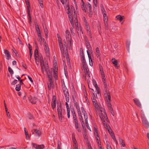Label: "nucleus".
I'll return each mask as SVG.
<instances>
[{
    "label": "nucleus",
    "instance_id": "nucleus-1",
    "mask_svg": "<svg viewBox=\"0 0 149 149\" xmlns=\"http://www.w3.org/2000/svg\"><path fill=\"white\" fill-rule=\"evenodd\" d=\"M81 61L82 63V70L83 71V76L85 77V79L88 77L87 81H88L89 77H90V72L88 66L86 64V61L84 56L81 57Z\"/></svg>",
    "mask_w": 149,
    "mask_h": 149
},
{
    "label": "nucleus",
    "instance_id": "nucleus-2",
    "mask_svg": "<svg viewBox=\"0 0 149 149\" xmlns=\"http://www.w3.org/2000/svg\"><path fill=\"white\" fill-rule=\"evenodd\" d=\"M96 109L99 113L100 117L102 120L105 119L107 121L108 118L107 117V115L105 112L104 109L100 107L99 106L98 108H96Z\"/></svg>",
    "mask_w": 149,
    "mask_h": 149
},
{
    "label": "nucleus",
    "instance_id": "nucleus-3",
    "mask_svg": "<svg viewBox=\"0 0 149 149\" xmlns=\"http://www.w3.org/2000/svg\"><path fill=\"white\" fill-rule=\"evenodd\" d=\"M74 106L77 109V112H78L79 118L80 122H81L82 126H83L85 124L83 120V117L81 116V113L79 108V104L78 103L75 102L74 103Z\"/></svg>",
    "mask_w": 149,
    "mask_h": 149
},
{
    "label": "nucleus",
    "instance_id": "nucleus-4",
    "mask_svg": "<svg viewBox=\"0 0 149 149\" xmlns=\"http://www.w3.org/2000/svg\"><path fill=\"white\" fill-rule=\"evenodd\" d=\"M61 3L64 5L65 8H68L67 9V13L69 17V16H70V17H71V16H72V15L71 12V11H70V8L68 5L69 2L68 0H61Z\"/></svg>",
    "mask_w": 149,
    "mask_h": 149
},
{
    "label": "nucleus",
    "instance_id": "nucleus-5",
    "mask_svg": "<svg viewBox=\"0 0 149 149\" xmlns=\"http://www.w3.org/2000/svg\"><path fill=\"white\" fill-rule=\"evenodd\" d=\"M102 80L103 82L104 86V94L105 96H106V97H107V96H109V90H108L107 85V83H106L105 81V76H102Z\"/></svg>",
    "mask_w": 149,
    "mask_h": 149
},
{
    "label": "nucleus",
    "instance_id": "nucleus-6",
    "mask_svg": "<svg viewBox=\"0 0 149 149\" xmlns=\"http://www.w3.org/2000/svg\"><path fill=\"white\" fill-rule=\"evenodd\" d=\"M58 41L59 46L61 53L62 54L65 53V50L66 49V47L65 44L63 45L61 41V39L60 37H58Z\"/></svg>",
    "mask_w": 149,
    "mask_h": 149
},
{
    "label": "nucleus",
    "instance_id": "nucleus-7",
    "mask_svg": "<svg viewBox=\"0 0 149 149\" xmlns=\"http://www.w3.org/2000/svg\"><path fill=\"white\" fill-rule=\"evenodd\" d=\"M65 37L67 41H68L69 46L71 47L72 38L70 33L68 30H67L65 32Z\"/></svg>",
    "mask_w": 149,
    "mask_h": 149
},
{
    "label": "nucleus",
    "instance_id": "nucleus-8",
    "mask_svg": "<svg viewBox=\"0 0 149 149\" xmlns=\"http://www.w3.org/2000/svg\"><path fill=\"white\" fill-rule=\"evenodd\" d=\"M63 91L65 97V100L67 102L69 101V95L68 90L65 86L63 87Z\"/></svg>",
    "mask_w": 149,
    "mask_h": 149
},
{
    "label": "nucleus",
    "instance_id": "nucleus-9",
    "mask_svg": "<svg viewBox=\"0 0 149 149\" xmlns=\"http://www.w3.org/2000/svg\"><path fill=\"white\" fill-rule=\"evenodd\" d=\"M104 96L106 100L107 101V104L108 105V107L110 111H111V110L113 109L110 103V102H111V96L110 93L109 92V96H107V97H106L104 94Z\"/></svg>",
    "mask_w": 149,
    "mask_h": 149
},
{
    "label": "nucleus",
    "instance_id": "nucleus-10",
    "mask_svg": "<svg viewBox=\"0 0 149 149\" xmlns=\"http://www.w3.org/2000/svg\"><path fill=\"white\" fill-rule=\"evenodd\" d=\"M141 118L143 125L146 127L148 128L149 127V124L144 114H141Z\"/></svg>",
    "mask_w": 149,
    "mask_h": 149
},
{
    "label": "nucleus",
    "instance_id": "nucleus-11",
    "mask_svg": "<svg viewBox=\"0 0 149 149\" xmlns=\"http://www.w3.org/2000/svg\"><path fill=\"white\" fill-rule=\"evenodd\" d=\"M97 99V95H96V96H95V95L94 93L93 94L91 98L92 102L95 108H99V105L96 100Z\"/></svg>",
    "mask_w": 149,
    "mask_h": 149
},
{
    "label": "nucleus",
    "instance_id": "nucleus-12",
    "mask_svg": "<svg viewBox=\"0 0 149 149\" xmlns=\"http://www.w3.org/2000/svg\"><path fill=\"white\" fill-rule=\"evenodd\" d=\"M72 140L74 144L73 147L74 149H78V148L77 142L75 138L74 134V133L72 134Z\"/></svg>",
    "mask_w": 149,
    "mask_h": 149
},
{
    "label": "nucleus",
    "instance_id": "nucleus-13",
    "mask_svg": "<svg viewBox=\"0 0 149 149\" xmlns=\"http://www.w3.org/2000/svg\"><path fill=\"white\" fill-rule=\"evenodd\" d=\"M64 110L62 109L61 108V105H57V111L58 116H63L62 114H63V112Z\"/></svg>",
    "mask_w": 149,
    "mask_h": 149
},
{
    "label": "nucleus",
    "instance_id": "nucleus-14",
    "mask_svg": "<svg viewBox=\"0 0 149 149\" xmlns=\"http://www.w3.org/2000/svg\"><path fill=\"white\" fill-rule=\"evenodd\" d=\"M32 144L33 147L36 149H42L44 148V146L43 144L37 145L34 143H32Z\"/></svg>",
    "mask_w": 149,
    "mask_h": 149
},
{
    "label": "nucleus",
    "instance_id": "nucleus-15",
    "mask_svg": "<svg viewBox=\"0 0 149 149\" xmlns=\"http://www.w3.org/2000/svg\"><path fill=\"white\" fill-rule=\"evenodd\" d=\"M44 49L45 51L46 54L47 56H49L50 55L49 49L46 43L44 44Z\"/></svg>",
    "mask_w": 149,
    "mask_h": 149
},
{
    "label": "nucleus",
    "instance_id": "nucleus-16",
    "mask_svg": "<svg viewBox=\"0 0 149 149\" xmlns=\"http://www.w3.org/2000/svg\"><path fill=\"white\" fill-rule=\"evenodd\" d=\"M81 110L82 113L84 116V118L85 121L87 123V119H88V116L86 111L85 110L84 108L83 107H81Z\"/></svg>",
    "mask_w": 149,
    "mask_h": 149
},
{
    "label": "nucleus",
    "instance_id": "nucleus-17",
    "mask_svg": "<svg viewBox=\"0 0 149 149\" xmlns=\"http://www.w3.org/2000/svg\"><path fill=\"white\" fill-rule=\"evenodd\" d=\"M40 65L42 70L43 73L44 72H46L49 70V67L47 66V65L45 66L44 65V63H43L42 64Z\"/></svg>",
    "mask_w": 149,
    "mask_h": 149
},
{
    "label": "nucleus",
    "instance_id": "nucleus-18",
    "mask_svg": "<svg viewBox=\"0 0 149 149\" xmlns=\"http://www.w3.org/2000/svg\"><path fill=\"white\" fill-rule=\"evenodd\" d=\"M29 100L32 104H35L36 102L37 99L36 97H31V96L29 97Z\"/></svg>",
    "mask_w": 149,
    "mask_h": 149
},
{
    "label": "nucleus",
    "instance_id": "nucleus-19",
    "mask_svg": "<svg viewBox=\"0 0 149 149\" xmlns=\"http://www.w3.org/2000/svg\"><path fill=\"white\" fill-rule=\"evenodd\" d=\"M4 53L6 55L7 59L8 60L11 57V55L10 53L8 50H4Z\"/></svg>",
    "mask_w": 149,
    "mask_h": 149
},
{
    "label": "nucleus",
    "instance_id": "nucleus-20",
    "mask_svg": "<svg viewBox=\"0 0 149 149\" xmlns=\"http://www.w3.org/2000/svg\"><path fill=\"white\" fill-rule=\"evenodd\" d=\"M66 102L65 103V105L67 108V116L68 118L70 117V108L68 102Z\"/></svg>",
    "mask_w": 149,
    "mask_h": 149
},
{
    "label": "nucleus",
    "instance_id": "nucleus-21",
    "mask_svg": "<svg viewBox=\"0 0 149 149\" xmlns=\"http://www.w3.org/2000/svg\"><path fill=\"white\" fill-rule=\"evenodd\" d=\"M37 60H38V62H40V65H42L43 63H44L43 58L41 54H39V57H38Z\"/></svg>",
    "mask_w": 149,
    "mask_h": 149
},
{
    "label": "nucleus",
    "instance_id": "nucleus-22",
    "mask_svg": "<svg viewBox=\"0 0 149 149\" xmlns=\"http://www.w3.org/2000/svg\"><path fill=\"white\" fill-rule=\"evenodd\" d=\"M43 27L44 31L45 32L46 37V38H48V31L46 25L45 24H43Z\"/></svg>",
    "mask_w": 149,
    "mask_h": 149
},
{
    "label": "nucleus",
    "instance_id": "nucleus-23",
    "mask_svg": "<svg viewBox=\"0 0 149 149\" xmlns=\"http://www.w3.org/2000/svg\"><path fill=\"white\" fill-rule=\"evenodd\" d=\"M94 134L95 136L96 139L97 140V142L99 143V136L97 130L95 128L94 129Z\"/></svg>",
    "mask_w": 149,
    "mask_h": 149
},
{
    "label": "nucleus",
    "instance_id": "nucleus-24",
    "mask_svg": "<svg viewBox=\"0 0 149 149\" xmlns=\"http://www.w3.org/2000/svg\"><path fill=\"white\" fill-rule=\"evenodd\" d=\"M133 101L134 102L135 104L137 106L139 107H141V104L139 102V100L137 98H134L133 99Z\"/></svg>",
    "mask_w": 149,
    "mask_h": 149
},
{
    "label": "nucleus",
    "instance_id": "nucleus-25",
    "mask_svg": "<svg viewBox=\"0 0 149 149\" xmlns=\"http://www.w3.org/2000/svg\"><path fill=\"white\" fill-rule=\"evenodd\" d=\"M46 73L47 74L49 80H51L52 79V72H50L49 70L46 72Z\"/></svg>",
    "mask_w": 149,
    "mask_h": 149
},
{
    "label": "nucleus",
    "instance_id": "nucleus-26",
    "mask_svg": "<svg viewBox=\"0 0 149 149\" xmlns=\"http://www.w3.org/2000/svg\"><path fill=\"white\" fill-rule=\"evenodd\" d=\"M86 29L87 31V33H88L89 34V36L91 38H92L91 36V33L90 32V27L88 24L86 25Z\"/></svg>",
    "mask_w": 149,
    "mask_h": 149
},
{
    "label": "nucleus",
    "instance_id": "nucleus-27",
    "mask_svg": "<svg viewBox=\"0 0 149 149\" xmlns=\"http://www.w3.org/2000/svg\"><path fill=\"white\" fill-rule=\"evenodd\" d=\"M34 55L35 60H36V59H38V57H39V54H38V50L37 49H35L34 53Z\"/></svg>",
    "mask_w": 149,
    "mask_h": 149
},
{
    "label": "nucleus",
    "instance_id": "nucleus-28",
    "mask_svg": "<svg viewBox=\"0 0 149 149\" xmlns=\"http://www.w3.org/2000/svg\"><path fill=\"white\" fill-rule=\"evenodd\" d=\"M49 82L48 83V86L49 90H50L54 83L52 81V79H51V80H49Z\"/></svg>",
    "mask_w": 149,
    "mask_h": 149
},
{
    "label": "nucleus",
    "instance_id": "nucleus-29",
    "mask_svg": "<svg viewBox=\"0 0 149 149\" xmlns=\"http://www.w3.org/2000/svg\"><path fill=\"white\" fill-rule=\"evenodd\" d=\"M87 53L88 55V57L89 59L90 65L91 66H92L93 65V64L92 60L91 58V57L90 56V54L88 50L87 51Z\"/></svg>",
    "mask_w": 149,
    "mask_h": 149
},
{
    "label": "nucleus",
    "instance_id": "nucleus-30",
    "mask_svg": "<svg viewBox=\"0 0 149 149\" xmlns=\"http://www.w3.org/2000/svg\"><path fill=\"white\" fill-rule=\"evenodd\" d=\"M119 141L120 144L121 145V146L124 147L125 146L124 141L122 139L119 138Z\"/></svg>",
    "mask_w": 149,
    "mask_h": 149
},
{
    "label": "nucleus",
    "instance_id": "nucleus-31",
    "mask_svg": "<svg viewBox=\"0 0 149 149\" xmlns=\"http://www.w3.org/2000/svg\"><path fill=\"white\" fill-rule=\"evenodd\" d=\"M27 11L29 17L28 19L29 21V23L30 24H31V15L29 9L27 10Z\"/></svg>",
    "mask_w": 149,
    "mask_h": 149
},
{
    "label": "nucleus",
    "instance_id": "nucleus-32",
    "mask_svg": "<svg viewBox=\"0 0 149 149\" xmlns=\"http://www.w3.org/2000/svg\"><path fill=\"white\" fill-rule=\"evenodd\" d=\"M96 54L98 58H99L100 55V52L99 48L97 47L96 49Z\"/></svg>",
    "mask_w": 149,
    "mask_h": 149
},
{
    "label": "nucleus",
    "instance_id": "nucleus-33",
    "mask_svg": "<svg viewBox=\"0 0 149 149\" xmlns=\"http://www.w3.org/2000/svg\"><path fill=\"white\" fill-rule=\"evenodd\" d=\"M85 43L89 51H90V50L91 49V47L89 42L88 41H87L86 42H85Z\"/></svg>",
    "mask_w": 149,
    "mask_h": 149
},
{
    "label": "nucleus",
    "instance_id": "nucleus-34",
    "mask_svg": "<svg viewBox=\"0 0 149 149\" xmlns=\"http://www.w3.org/2000/svg\"><path fill=\"white\" fill-rule=\"evenodd\" d=\"M105 144L107 149H112L111 146L110 145V143L109 141H106Z\"/></svg>",
    "mask_w": 149,
    "mask_h": 149
},
{
    "label": "nucleus",
    "instance_id": "nucleus-35",
    "mask_svg": "<svg viewBox=\"0 0 149 149\" xmlns=\"http://www.w3.org/2000/svg\"><path fill=\"white\" fill-rule=\"evenodd\" d=\"M69 20L70 21L71 24L72 25V27H74V21L73 20L72 16H71V17H70V16H69Z\"/></svg>",
    "mask_w": 149,
    "mask_h": 149
},
{
    "label": "nucleus",
    "instance_id": "nucleus-36",
    "mask_svg": "<svg viewBox=\"0 0 149 149\" xmlns=\"http://www.w3.org/2000/svg\"><path fill=\"white\" fill-rule=\"evenodd\" d=\"M111 62L114 65V66L115 67H116L117 66V62L115 58H113L112 59Z\"/></svg>",
    "mask_w": 149,
    "mask_h": 149
},
{
    "label": "nucleus",
    "instance_id": "nucleus-37",
    "mask_svg": "<svg viewBox=\"0 0 149 149\" xmlns=\"http://www.w3.org/2000/svg\"><path fill=\"white\" fill-rule=\"evenodd\" d=\"M116 18L117 20H118L120 22H121L123 19V17L120 15L116 16Z\"/></svg>",
    "mask_w": 149,
    "mask_h": 149
},
{
    "label": "nucleus",
    "instance_id": "nucleus-38",
    "mask_svg": "<svg viewBox=\"0 0 149 149\" xmlns=\"http://www.w3.org/2000/svg\"><path fill=\"white\" fill-rule=\"evenodd\" d=\"M34 132L35 133L36 135H37L38 136H39L41 135V132L38 130L37 129H34Z\"/></svg>",
    "mask_w": 149,
    "mask_h": 149
},
{
    "label": "nucleus",
    "instance_id": "nucleus-39",
    "mask_svg": "<svg viewBox=\"0 0 149 149\" xmlns=\"http://www.w3.org/2000/svg\"><path fill=\"white\" fill-rule=\"evenodd\" d=\"M24 130L26 138H28V139L29 138V135L28 132V131L26 130V128L25 127L24 128Z\"/></svg>",
    "mask_w": 149,
    "mask_h": 149
},
{
    "label": "nucleus",
    "instance_id": "nucleus-40",
    "mask_svg": "<svg viewBox=\"0 0 149 149\" xmlns=\"http://www.w3.org/2000/svg\"><path fill=\"white\" fill-rule=\"evenodd\" d=\"M101 10L102 11V12L103 14V15L104 16H107V13L106 11L104 9L103 7L102 8Z\"/></svg>",
    "mask_w": 149,
    "mask_h": 149
},
{
    "label": "nucleus",
    "instance_id": "nucleus-41",
    "mask_svg": "<svg viewBox=\"0 0 149 149\" xmlns=\"http://www.w3.org/2000/svg\"><path fill=\"white\" fill-rule=\"evenodd\" d=\"M56 102H55V100H54V102H52V107L53 110H54V109L56 107Z\"/></svg>",
    "mask_w": 149,
    "mask_h": 149
},
{
    "label": "nucleus",
    "instance_id": "nucleus-42",
    "mask_svg": "<svg viewBox=\"0 0 149 149\" xmlns=\"http://www.w3.org/2000/svg\"><path fill=\"white\" fill-rule=\"evenodd\" d=\"M29 55L30 56V60L31 61V57L32 54L33 52L32 51V49L29 47Z\"/></svg>",
    "mask_w": 149,
    "mask_h": 149
},
{
    "label": "nucleus",
    "instance_id": "nucleus-43",
    "mask_svg": "<svg viewBox=\"0 0 149 149\" xmlns=\"http://www.w3.org/2000/svg\"><path fill=\"white\" fill-rule=\"evenodd\" d=\"M25 1L27 5V10L29 9V8H30V6L29 1L28 0H25Z\"/></svg>",
    "mask_w": 149,
    "mask_h": 149
},
{
    "label": "nucleus",
    "instance_id": "nucleus-44",
    "mask_svg": "<svg viewBox=\"0 0 149 149\" xmlns=\"http://www.w3.org/2000/svg\"><path fill=\"white\" fill-rule=\"evenodd\" d=\"M8 71L11 75L13 74V71L10 67H8Z\"/></svg>",
    "mask_w": 149,
    "mask_h": 149
},
{
    "label": "nucleus",
    "instance_id": "nucleus-45",
    "mask_svg": "<svg viewBox=\"0 0 149 149\" xmlns=\"http://www.w3.org/2000/svg\"><path fill=\"white\" fill-rule=\"evenodd\" d=\"M21 89L20 85H17L15 87V90L17 91H19Z\"/></svg>",
    "mask_w": 149,
    "mask_h": 149
},
{
    "label": "nucleus",
    "instance_id": "nucleus-46",
    "mask_svg": "<svg viewBox=\"0 0 149 149\" xmlns=\"http://www.w3.org/2000/svg\"><path fill=\"white\" fill-rule=\"evenodd\" d=\"M93 85L96 88V89H97V88H98V86H97V84L96 82L95 81V79H93Z\"/></svg>",
    "mask_w": 149,
    "mask_h": 149
},
{
    "label": "nucleus",
    "instance_id": "nucleus-47",
    "mask_svg": "<svg viewBox=\"0 0 149 149\" xmlns=\"http://www.w3.org/2000/svg\"><path fill=\"white\" fill-rule=\"evenodd\" d=\"M83 1V4L82 5H81V8H82V10H84L85 12L86 11V8L85 7V5L84 4V2Z\"/></svg>",
    "mask_w": 149,
    "mask_h": 149
},
{
    "label": "nucleus",
    "instance_id": "nucleus-48",
    "mask_svg": "<svg viewBox=\"0 0 149 149\" xmlns=\"http://www.w3.org/2000/svg\"><path fill=\"white\" fill-rule=\"evenodd\" d=\"M74 124L75 127L77 128H78V125H79L78 123L77 119L74 120Z\"/></svg>",
    "mask_w": 149,
    "mask_h": 149
},
{
    "label": "nucleus",
    "instance_id": "nucleus-49",
    "mask_svg": "<svg viewBox=\"0 0 149 149\" xmlns=\"http://www.w3.org/2000/svg\"><path fill=\"white\" fill-rule=\"evenodd\" d=\"M102 121V122L103 123L104 125V127H105V128L106 129H108V126L107 125V124L106 123H105V121H104V120H103Z\"/></svg>",
    "mask_w": 149,
    "mask_h": 149
},
{
    "label": "nucleus",
    "instance_id": "nucleus-50",
    "mask_svg": "<svg viewBox=\"0 0 149 149\" xmlns=\"http://www.w3.org/2000/svg\"><path fill=\"white\" fill-rule=\"evenodd\" d=\"M104 23H106V22H108V19L107 16H104Z\"/></svg>",
    "mask_w": 149,
    "mask_h": 149
},
{
    "label": "nucleus",
    "instance_id": "nucleus-51",
    "mask_svg": "<svg viewBox=\"0 0 149 149\" xmlns=\"http://www.w3.org/2000/svg\"><path fill=\"white\" fill-rule=\"evenodd\" d=\"M35 27L36 29V31L37 32H39L40 31V30L39 27L38 25L35 24Z\"/></svg>",
    "mask_w": 149,
    "mask_h": 149
},
{
    "label": "nucleus",
    "instance_id": "nucleus-52",
    "mask_svg": "<svg viewBox=\"0 0 149 149\" xmlns=\"http://www.w3.org/2000/svg\"><path fill=\"white\" fill-rule=\"evenodd\" d=\"M39 4L40 5V6L42 8H43V5L42 3V0H38Z\"/></svg>",
    "mask_w": 149,
    "mask_h": 149
},
{
    "label": "nucleus",
    "instance_id": "nucleus-53",
    "mask_svg": "<svg viewBox=\"0 0 149 149\" xmlns=\"http://www.w3.org/2000/svg\"><path fill=\"white\" fill-rule=\"evenodd\" d=\"M130 44V42L129 41L127 40L126 42V45L127 48L129 50V47Z\"/></svg>",
    "mask_w": 149,
    "mask_h": 149
},
{
    "label": "nucleus",
    "instance_id": "nucleus-54",
    "mask_svg": "<svg viewBox=\"0 0 149 149\" xmlns=\"http://www.w3.org/2000/svg\"><path fill=\"white\" fill-rule=\"evenodd\" d=\"M85 124H86V126L87 127V128L89 130H90L91 131V129H90V127L88 125V119H87V123H86V122L85 121Z\"/></svg>",
    "mask_w": 149,
    "mask_h": 149
},
{
    "label": "nucleus",
    "instance_id": "nucleus-55",
    "mask_svg": "<svg viewBox=\"0 0 149 149\" xmlns=\"http://www.w3.org/2000/svg\"><path fill=\"white\" fill-rule=\"evenodd\" d=\"M74 28V27H72L70 28V31L72 34V35L74 36L75 35V33L73 32V29Z\"/></svg>",
    "mask_w": 149,
    "mask_h": 149
},
{
    "label": "nucleus",
    "instance_id": "nucleus-56",
    "mask_svg": "<svg viewBox=\"0 0 149 149\" xmlns=\"http://www.w3.org/2000/svg\"><path fill=\"white\" fill-rule=\"evenodd\" d=\"M80 54L81 56V57H82L83 56H84V54H83V51L82 48H80Z\"/></svg>",
    "mask_w": 149,
    "mask_h": 149
},
{
    "label": "nucleus",
    "instance_id": "nucleus-57",
    "mask_svg": "<svg viewBox=\"0 0 149 149\" xmlns=\"http://www.w3.org/2000/svg\"><path fill=\"white\" fill-rule=\"evenodd\" d=\"M75 25L76 29L78 30V31H79V29L78 26V22L75 21Z\"/></svg>",
    "mask_w": 149,
    "mask_h": 149
},
{
    "label": "nucleus",
    "instance_id": "nucleus-58",
    "mask_svg": "<svg viewBox=\"0 0 149 149\" xmlns=\"http://www.w3.org/2000/svg\"><path fill=\"white\" fill-rule=\"evenodd\" d=\"M58 117L59 118V121L60 122H62V118H63V116H58Z\"/></svg>",
    "mask_w": 149,
    "mask_h": 149
},
{
    "label": "nucleus",
    "instance_id": "nucleus-59",
    "mask_svg": "<svg viewBox=\"0 0 149 149\" xmlns=\"http://www.w3.org/2000/svg\"><path fill=\"white\" fill-rule=\"evenodd\" d=\"M17 80H15L12 82L11 84L13 85H15L17 83Z\"/></svg>",
    "mask_w": 149,
    "mask_h": 149
},
{
    "label": "nucleus",
    "instance_id": "nucleus-60",
    "mask_svg": "<svg viewBox=\"0 0 149 149\" xmlns=\"http://www.w3.org/2000/svg\"><path fill=\"white\" fill-rule=\"evenodd\" d=\"M104 25L105 26V29H108V22H106V23H104Z\"/></svg>",
    "mask_w": 149,
    "mask_h": 149
},
{
    "label": "nucleus",
    "instance_id": "nucleus-61",
    "mask_svg": "<svg viewBox=\"0 0 149 149\" xmlns=\"http://www.w3.org/2000/svg\"><path fill=\"white\" fill-rule=\"evenodd\" d=\"M100 142V139H99V143L97 142V143L98 144L99 147L100 149H102V147L101 145L99 143V142Z\"/></svg>",
    "mask_w": 149,
    "mask_h": 149
},
{
    "label": "nucleus",
    "instance_id": "nucleus-62",
    "mask_svg": "<svg viewBox=\"0 0 149 149\" xmlns=\"http://www.w3.org/2000/svg\"><path fill=\"white\" fill-rule=\"evenodd\" d=\"M54 75L57 74V70L55 68V69L54 70Z\"/></svg>",
    "mask_w": 149,
    "mask_h": 149
},
{
    "label": "nucleus",
    "instance_id": "nucleus-63",
    "mask_svg": "<svg viewBox=\"0 0 149 149\" xmlns=\"http://www.w3.org/2000/svg\"><path fill=\"white\" fill-rule=\"evenodd\" d=\"M75 128L77 129V131L79 133L81 132V131L79 127V125H78V128H77L76 127H75Z\"/></svg>",
    "mask_w": 149,
    "mask_h": 149
},
{
    "label": "nucleus",
    "instance_id": "nucleus-64",
    "mask_svg": "<svg viewBox=\"0 0 149 149\" xmlns=\"http://www.w3.org/2000/svg\"><path fill=\"white\" fill-rule=\"evenodd\" d=\"M88 148L89 149H92L91 144L90 143H88Z\"/></svg>",
    "mask_w": 149,
    "mask_h": 149
}]
</instances>
